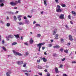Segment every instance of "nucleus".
Listing matches in <instances>:
<instances>
[{
  "instance_id": "obj_1",
  "label": "nucleus",
  "mask_w": 76,
  "mask_h": 76,
  "mask_svg": "<svg viewBox=\"0 0 76 76\" xmlns=\"http://www.w3.org/2000/svg\"><path fill=\"white\" fill-rule=\"evenodd\" d=\"M45 44V42H43L42 43H39L37 45V46L38 47H39L38 51H40V50L41 49V47L42 45H44Z\"/></svg>"
},
{
  "instance_id": "obj_2",
  "label": "nucleus",
  "mask_w": 76,
  "mask_h": 76,
  "mask_svg": "<svg viewBox=\"0 0 76 76\" xmlns=\"http://www.w3.org/2000/svg\"><path fill=\"white\" fill-rule=\"evenodd\" d=\"M57 8L56 9V12H59L60 13L61 12L62 10L60 9V5H57Z\"/></svg>"
},
{
  "instance_id": "obj_3",
  "label": "nucleus",
  "mask_w": 76,
  "mask_h": 76,
  "mask_svg": "<svg viewBox=\"0 0 76 76\" xmlns=\"http://www.w3.org/2000/svg\"><path fill=\"white\" fill-rule=\"evenodd\" d=\"M12 51L13 53L15 54V55H18V56H22V54L16 52L15 51V50H13Z\"/></svg>"
},
{
  "instance_id": "obj_4",
  "label": "nucleus",
  "mask_w": 76,
  "mask_h": 76,
  "mask_svg": "<svg viewBox=\"0 0 76 76\" xmlns=\"http://www.w3.org/2000/svg\"><path fill=\"white\" fill-rule=\"evenodd\" d=\"M64 14H61V15H60L59 17V19H64Z\"/></svg>"
},
{
  "instance_id": "obj_5",
  "label": "nucleus",
  "mask_w": 76,
  "mask_h": 76,
  "mask_svg": "<svg viewBox=\"0 0 76 76\" xmlns=\"http://www.w3.org/2000/svg\"><path fill=\"white\" fill-rule=\"evenodd\" d=\"M69 37V39L70 41H72L73 40V39L72 38V36L71 35H69L68 36Z\"/></svg>"
},
{
  "instance_id": "obj_6",
  "label": "nucleus",
  "mask_w": 76,
  "mask_h": 76,
  "mask_svg": "<svg viewBox=\"0 0 76 76\" xmlns=\"http://www.w3.org/2000/svg\"><path fill=\"white\" fill-rule=\"evenodd\" d=\"M10 4H11L12 6H16V3L12 2L10 3Z\"/></svg>"
},
{
  "instance_id": "obj_7",
  "label": "nucleus",
  "mask_w": 76,
  "mask_h": 76,
  "mask_svg": "<svg viewBox=\"0 0 76 76\" xmlns=\"http://www.w3.org/2000/svg\"><path fill=\"white\" fill-rule=\"evenodd\" d=\"M25 21L26 22V24H27V25H28L29 24L30 22L29 21V20H25Z\"/></svg>"
},
{
  "instance_id": "obj_8",
  "label": "nucleus",
  "mask_w": 76,
  "mask_h": 76,
  "mask_svg": "<svg viewBox=\"0 0 76 76\" xmlns=\"http://www.w3.org/2000/svg\"><path fill=\"white\" fill-rule=\"evenodd\" d=\"M41 59L42 60H43V61L44 62H46L47 61V59H45V58H41Z\"/></svg>"
},
{
  "instance_id": "obj_9",
  "label": "nucleus",
  "mask_w": 76,
  "mask_h": 76,
  "mask_svg": "<svg viewBox=\"0 0 76 76\" xmlns=\"http://www.w3.org/2000/svg\"><path fill=\"white\" fill-rule=\"evenodd\" d=\"M56 32H57V29H55L53 31V35H56Z\"/></svg>"
},
{
  "instance_id": "obj_10",
  "label": "nucleus",
  "mask_w": 76,
  "mask_h": 76,
  "mask_svg": "<svg viewBox=\"0 0 76 76\" xmlns=\"http://www.w3.org/2000/svg\"><path fill=\"white\" fill-rule=\"evenodd\" d=\"M53 48H60V46L58 45H57L56 46H53Z\"/></svg>"
},
{
  "instance_id": "obj_11",
  "label": "nucleus",
  "mask_w": 76,
  "mask_h": 76,
  "mask_svg": "<svg viewBox=\"0 0 76 76\" xmlns=\"http://www.w3.org/2000/svg\"><path fill=\"white\" fill-rule=\"evenodd\" d=\"M29 42L30 44H32V43H33L34 41L32 40V38H31Z\"/></svg>"
},
{
  "instance_id": "obj_12",
  "label": "nucleus",
  "mask_w": 76,
  "mask_h": 76,
  "mask_svg": "<svg viewBox=\"0 0 76 76\" xmlns=\"http://www.w3.org/2000/svg\"><path fill=\"white\" fill-rule=\"evenodd\" d=\"M55 72L56 73H59V72L58 70V69L57 67L55 68Z\"/></svg>"
},
{
  "instance_id": "obj_13",
  "label": "nucleus",
  "mask_w": 76,
  "mask_h": 76,
  "mask_svg": "<svg viewBox=\"0 0 76 76\" xmlns=\"http://www.w3.org/2000/svg\"><path fill=\"white\" fill-rule=\"evenodd\" d=\"M71 12L72 13V14H73L74 16H76V13L74 11H72Z\"/></svg>"
},
{
  "instance_id": "obj_14",
  "label": "nucleus",
  "mask_w": 76,
  "mask_h": 76,
  "mask_svg": "<svg viewBox=\"0 0 76 76\" xmlns=\"http://www.w3.org/2000/svg\"><path fill=\"white\" fill-rule=\"evenodd\" d=\"M44 1V3L45 6H47V2H46V1L47 0H43Z\"/></svg>"
},
{
  "instance_id": "obj_15",
  "label": "nucleus",
  "mask_w": 76,
  "mask_h": 76,
  "mask_svg": "<svg viewBox=\"0 0 76 76\" xmlns=\"http://www.w3.org/2000/svg\"><path fill=\"white\" fill-rule=\"evenodd\" d=\"M14 35L15 37H16V38H19V34H17L16 35L15 34Z\"/></svg>"
},
{
  "instance_id": "obj_16",
  "label": "nucleus",
  "mask_w": 76,
  "mask_h": 76,
  "mask_svg": "<svg viewBox=\"0 0 76 76\" xmlns=\"http://www.w3.org/2000/svg\"><path fill=\"white\" fill-rule=\"evenodd\" d=\"M9 14H11V15H15V13L13 12H8Z\"/></svg>"
},
{
  "instance_id": "obj_17",
  "label": "nucleus",
  "mask_w": 76,
  "mask_h": 76,
  "mask_svg": "<svg viewBox=\"0 0 76 76\" xmlns=\"http://www.w3.org/2000/svg\"><path fill=\"white\" fill-rule=\"evenodd\" d=\"M13 18L15 20V21H16V20H17V18H16V16L15 15L14 16Z\"/></svg>"
},
{
  "instance_id": "obj_18",
  "label": "nucleus",
  "mask_w": 76,
  "mask_h": 76,
  "mask_svg": "<svg viewBox=\"0 0 76 76\" xmlns=\"http://www.w3.org/2000/svg\"><path fill=\"white\" fill-rule=\"evenodd\" d=\"M69 50L67 49H66V50H64V52L65 53H66V54H67L68 53V52Z\"/></svg>"
},
{
  "instance_id": "obj_19",
  "label": "nucleus",
  "mask_w": 76,
  "mask_h": 76,
  "mask_svg": "<svg viewBox=\"0 0 76 76\" xmlns=\"http://www.w3.org/2000/svg\"><path fill=\"white\" fill-rule=\"evenodd\" d=\"M8 37L9 38H13V36L12 35H10Z\"/></svg>"
},
{
  "instance_id": "obj_20",
  "label": "nucleus",
  "mask_w": 76,
  "mask_h": 76,
  "mask_svg": "<svg viewBox=\"0 0 76 76\" xmlns=\"http://www.w3.org/2000/svg\"><path fill=\"white\" fill-rule=\"evenodd\" d=\"M5 1L4 0H0V3H4Z\"/></svg>"
},
{
  "instance_id": "obj_21",
  "label": "nucleus",
  "mask_w": 76,
  "mask_h": 76,
  "mask_svg": "<svg viewBox=\"0 0 76 76\" xmlns=\"http://www.w3.org/2000/svg\"><path fill=\"white\" fill-rule=\"evenodd\" d=\"M61 6H62V7H66V4H61Z\"/></svg>"
},
{
  "instance_id": "obj_22",
  "label": "nucleus",
  "mask_w": 76,
  "mask_h": 76,
  "mask_svg": "<svg viewBox=\"0 0 76 76\" xmlns=\"http://www.w3.org/2000/svg\"><path fill=\"white\" fill-rule=\"evenodd\" d=\"M64 49L63 48H61L59 50L60 51H61V53H62V52L63 51Z\"/></svg>"
},
{
  "instance_id": "obj_23",
  "label": "nucleus",
  "mask_w": 76,
  "mask_h": 76,
  "mask_svg": "<svg viewBox=\"0 0 76 76\" xmlns=\"http://www.w3.org/2000/svg\"><path fill=\"white\" fill-rule=\"evenodd\" d=\"M25 75H26L27 76H30V74H29L28 73H25Z\"/></svg>"
},
{
  "instance_id": "obj_24",
  "label": "nucleus",
  "mask_w": 76,
  "mask_h": 76,
  "mask_svg": "<svg viewBox=\"0 0 76 76\" xmlns=\"http://www.w3.org/2000/svg\"><path fill=\"white\" fill-rule=\"evenodd\" d=\"M38 69H42V67L41 66H39V65H38Z\"/></svg>"
},
{
  "instance_id": "obj_25",
  "label": "nucleus",
  "mask_w": 76,
  "mask_h": 76,
  "mask_svg": "<svg viewBox=\"0 0 76 76\" xmlns=\"http://www.w3.org/2000/svg\"><path fill=\"white\" fill-rule=\"evenodd\" d=\"M10 24L9 23H7V26L8 27H9V26H10Z\"/></svg>"
},
{
  "instance_id": "obj_26",
  "label": "nucleus",
  "mask_w": 76,
  "mask_h": 76,
  "mask_svg": "<svg viewBox=\"0 0 76 76\" xmlns=\"http://www.w3.org/2000/svg\"><path fill=\"white\" fill-rule=\"evenodd\" d=\"M26 64H27L26 63H24L23 64V67H26Z\"/></svg>"
},
{
  "instance_id": "obj_27",
  "label": "nucleus",
  "mask_w": 76,
  "mask_h": 76,
  "mask_svg": "<svg viewBox=\"0 0 76 76\" xmlns=\"http://www.w3.org/2000/svg\"><path fill=\"white\" fill-rule=\"evenodd\" d=\"M40 25L38 24H36L35 25V27H37L38 26H40Z\"/></svg>"
},
{
  "instance_id": "obj_28",
  "label": "nucleus",
  "mask_w": 76,
  "mask_h": 76,
  "mask_svg": "<svg viewBox=\"0 0 76 76\" xmlns=\"http://www.w3.org/2000/svg\"><path fill=\"white\" fill-rule=\"evenodd\" d=\"M4 6V3H0V7H3Z\"/></svg>"
},
{
  "instance_id": "obj_29",
  "label": "nucleus",
  "mask_w": 76,
  "mask_h": 76,
  "mask_svg": "<svg viewBox=\"0 0 76 76\" xmlns=\"http://www.w3.org/2000/svg\"><path fill=\"white\" fill-rule=\"evenodd\" d=\"M17 64L18 65H20V61H18L17 62Z\"/></svg>"
},
{
  "instance_id": "obj_30",
  "label": "nucleus",
  "mask_w": 76,
  "mask_h": 76,
  "mask_svg": "<svg viewBox=\"0 0 76 76\" xmlns=\"http://www.w3.org/2000/svg\"><path fill=\"white\" fill-rule=\"evenodd\" d=\"M55 38L56 39H58V34H56V35Z\"/></svg>"
},
{
  "instance_id": "obj_31",
  "label": "nucleus",
  "mask_w": 76,
  "mask_h": 76,
  "mask_svg": "<svg viewBox=\"0 0 76 76\" xmlns=\"http://www.w3.org/2000/svg\"><path fill=\"white\" fill-rule=\"evenodd\" d=\"M16 44H17V43L16 42H15L12 44V45H16Z\"/></svg>"
},
{
  "instance_id": "obj_32",
  "label": "nucleus",
  "mask_w": 76,
  "mask_h": 76,
  "mask_svg": "<svg viewBox=\"0 0 76 76\" xmlns=\"http://www.w3.org/2000/svg\"><path fill=\"white\" fill-rule=\"evenodd\" d=\"M2 48L3 49V50H4V51H6V48H5L4 47H2Z\"/></svg>"
},
{
  "instance_id": "obj_33",
  "label": "nucleus",
  "mask_w": 76,
  "mask_h": 76,
  "mask_svg": "<svg viewBox=\"0 0 76 76\" xmlns=\"http://www.w3.org/2000/svg\"><path fill=\"white\" fill-rule=\"evenodd\" d=\"M53 56L54 57H57V54H56V53H54L53 54Z\"/></svg>"
},
{
  "instance_id": "obj_34",
  "label": "nucleus",
  "mask_w": 76,
  "mask_h": 76,
  "mask_svg": "<svg viewBox=\"0 0 76 76\" xmlns=\"http://www.w3.org/2000/svg\"><path fill=\"white\" fill-rule=\"evenodd\" d=\"M22 15H18V18H22Z\"/></svg>"
},
{
  "instance_id": "obj_35",
  "label": "nucleus",
  "mask_w": 76,
  "mask_h": 76,
  "mask_svg": "<svg viewBox=\"0 0 76 76\" xmlns=\"http://www.w3.org/2000/svg\"><path fill=\"white\" fill-rule=\"evenodd\" d=\"M38 74L40 76H42V73L39 72L38 73Z\"/></svg>"
},
{
  "instance_id": "obj_36",
  "label": "nucleus",
  "mask_w": 76,
  "mask_h": 76,
  "mask_svg": "<svg viewBox=\"0 0 76 76\" xmlns=\"http://www.w3.org/2000/svg\"><path fill=\"white\" fill-rule=\"evenodd\" d=\"M6 38L7 41H9V36L8 37H6Z\"/></svg>"
},
{
  "instance_id": "obj_37",
  "label": "nucleus",
  "mask_w": 76,
  "mask_h": 76,
  "mask_svg": "<svg viewBox=\"0 0 76 76\" xmlns=\"http://www.w3.org/2000/svg\"><path fill=\"white\" fill-rule=\"evenodd\" d=\"M40 61H41V60H40V59L37 60V63H40Z\"/></svg>"
},
{
  "instance_id": "obj_38",
  "label": "nucleus",
  "mask_w": 76,
  "mask_h": 76,
  "mask_svg": "<svg viewBox=\"0 0 76 76\" xmlns=\"http://www.w3.org/2000/svg\"><path fill=\"white\" fill-rule=\"evenodd\" d=\"M61 41L62 42H64V39H61Z\"/></svg>"
},
{
  "instance_id": "obj_39",
  "label": "nucleus",
  "mask_w": 76,
  "mask_h": 76,
  "mask_svg": "<svg viewBox=\"0 0 76 76\" xmlns=\"http://www.w3.org/2000/svg\"><path fill=\"white\" fill-rule=\"evenodd\" d=\"M65 27L67 29H69V28L68 27V26L67 25L65 26Z\"/></svg>"
},
{
  "instance_id": "obj_40",
  "label": "nucleus",
  "mask_w": 76,
  "mask_h": 76,
  "mask_svg": "<svg viewBox=\"0 0 76 76\" xmlns=\"http://www.w3.org/2000/svg\"><path fill=\"white\" fill-rule=\"evenodd\" d=\"M6 74L7 76H10V74H9L8 72H7Z\"/></svg>"
},
{
  "instance_id": "obj_41",
  "label": "nucleus",
  "mask_w": 76,
  "mask_h": 76,
  "mask_svg": "<svg viewBox=\"0 0 76 76\" xmlns=\"http://www.w3.org/2000/svg\"><path fill=\"white\" fill-rule=\"evenodd\" d=\"M52 46V45L51 44H49L48 45V47H51Z\"/></svg>"
},
{
  "instance_id": "obj_42",
  "label": "nucleus",
  "mask_w": 76,
  "mask_h": 76,
  "mask_svg": "<svg viewBox=\"0 0 76 76\" xmlns=\"http://www.w3.org/2000/svg\"><path fill=\"white\" fill-rule=\"evenodd\" d=\"M18 29H19V31H21V30H22V28H20V27H18Z\"/></svg>"
},
{
  "instance_id": "obj_43",
  "label": "nucleus",
  "mask_w": 76,
  "mask_h": 76,
  "mask_svg": "<svg viewBox=\"0 0 76 76\" xmlns=\"http://www.w3.org/2000/svg\"><path fill=\"white\" fill-rule=\"evenodd\" d=\"M65 60H66V58H64L62 59L61 61H64Z\"/></svg>"
},
{
  "instance_id": "obj_44",
  "label": "nucleus",
  "mask_w": 76,
  "mask_h": 76,
  "mask_svg": "<svg viewBox=\"0 0 76 76\" xmlns=\"http://www.w3.org/2000/svg\"><path fill=\"white\" fill-rule=\"evenodd\" d=\"M18 24L19 25H23V23H22V22H20L18 23Z\"/></svg>"
},
{
  "instance_id": "obj_45",
  "label": "nucleus",
  "mask_w": 76,
  "mask_h": 76,
  "mask_svg": "<svg viewBox=\"0 0 76 76\" xmlns=\"http://www.w3.org/2000/svg\"><path fill=\"white\" fill-rule=\"evenodd\" d=\"M29 54V53H28V52H26V56H28Z\"/></svg>"
},
{
  "instance_id": "obj_46",
  "label": "nucleus",
  "mask_w": 76,
  "mask_h": 76,
  "mask_svg": "<svg viewBox=\"0 0 76 76\" xmlns=\"http://www.w3.org/2000/svg\"><path fill=\"white\" fill-rule=\"evenodd\" d=\"M46 68H48V67H49V65H46Z\"/></svg>"
},
{
  "instance_id": "obj_47",
  "label": "nucleus",
  "mask_w": 76,
  "mask_h": 76,
  "mask_svg": "<svg viewBox=\"0 0 76 76\" xmlns=\"http://www.w3.org/2000/svg\"><path fill=\"white\" fill-rule=\"evenodd\" d=\"M72 63H76V62L75 61H73L72 62Z\"/></svg>"
},
{
  "instance_id": "obj_48",
  "label": "nucleus",
  "mask_w": 76,
  "mask_h": 76,
  "mask_svg": "<svg viewBox=\"0 0 76 76\" xmlns=\"http://www.w3.org/2000/svg\"><path fill=\"white\" fill-rule=\"evenodd\" d=\"M37 36L38 37H41V34H37Z\"/></svg>"
},
{
  "instance_id": "obj_49",
  "label": "nucleus",
  "mask_w": 76,
  "mask_h": 76,
  "mask_svg": "<svg viewBox=\"0 0 76 76\" xmlns=\"http://www.w3.org/2000/svg\"><path fill=\"white\" fill-rule=\"evenodd\" d=\"M24 44H25V45H28V44L27 42H25L24 43Z\"/></svg>"
},
{
  "instance_id": "obj_50",
  "label": "nucleus",
  "mask_w": 76,
  "mask_h": 76,
  "mask_svg": "<svg viewBox=\"0 0 76 76\" xmlns=\"http://www.w3.org/2000/svg\"><path fill=\"white\" fill-rule=\"evenodd\" d=\"M21 40H23V36L21 37Z\"/></svg>"
},
{
  "instance_id": "obj_51",
  "label": "nucleus",
  "mask_w": 76,
  "mask_h": 76,
  "mask_svg": "<svg viewBox=\"0 0 76 76\" xmlns=\"http://www.w3.org/2000/svg\"><path fill=\"white\" fill-rule=\"evenodd\" d=\"M68 18H69V19H71V17L70 15H69L68 17Z\"/></svg>"
},
{
  "instance_id": "obj_52",
  "label": "nucleus",
  "mask_w": 76,
  "mask_h": 76,
  "mask_svg": "<svg viewBox=\"0 0 76 76\" xmlns=\"http://www.w3.org/2000/svg\"><path fill=\"white\" fill-rule=\"evenodd\" d=\"M70 45V42L68 43L67 44V45L69 46V45Z\"/></svg>"
},
{
  "instance_id": "obj_53",
  "label": "nucleus",
  "mask_w": 76,
  "mask_h": 76,
  "mask_svg": "<svg viewBox=\"0 0 76 76\" xmlns=\"http://www.w3.org/2000/svg\"><path fill=\"white\" fill-rule=\"evenodd\" d=\"M27 17H28V18H31L32 17V16H30V15H28L27 16Z\"/></svg>"
},
{
  "instance_id": "obj_54",
  "label": "nucleus",
  "mask_w": 76,
  "mask_h": 76,
  "mask_svg": "<svg viewBox=\"0 0 76 76\" xmlns=\"http://www.w3.org/2000/svg\"><path fill=\"white\" fill-rule=\"evenodd\" d=\"M63 67V65L61 64L60 65V66L59 67H60V68H62V67Z\"/></svg>"
},
{
  "instance_id": "obj_55",
  "label": "nucleus",
  "mask_w": 76,
  "mask_h": 76,
  "mask_svg": "<svg viewBox=\"0 0 76 76\" xmlns=\"http://www.w3.org/2000/svg\"><path fill=\"white\" fill-rule=\"evenodd\" d=\"M47 76H50V73H47Z\"/></svg>"
},
{
  "instance_id": "obj_56",
  "label": "nucleus",
  "mask_w": 76,
  "mask_h": 76,
  "mask_svg": "<svg viewBox=\"0 0 76 76\" xmlns=\"http://www.w3.org/2000/svg\"><path fill=\"white\" fill-rule=\"evenodd\" d=\"M23 61H21L20 65H21V64H23Z\"/></svg>"
},
{
  "instance_id": "obj_57",
  "label": "nucleus",
  "mask_w": 76,
  "mask_h": 76,
  "mask_svg": "<svg viewBox=\"0 0 76 76\" xmlns=\"http://www.w3.org/2000/svg\"><path fill=\"white\" fill-rule=\"evenodd\" d=\"M21 0H18V3H20V1Z\"/></svg>"
},
{
  "instance_id": "obj_58",
  "label": "nucleus",
  "mask_w": 76,
  "mask_h": 76,
  "mask_svg": "<svg viewBox=\"0 0 76 76\" xmlns=\"http://www.w3.org/2000/svg\"><path fill=\"white\" fill-rule=\"evenodd\" d=\"M7 73H9V74H10L11 73V72L10 71H9L8 72H7Z\"/></svg>"
},
{
  "instance_id": "obj_59",
  "label": "nucleus",
  "mask_w": 76,
  "mask_h": 76,
  "mask_svg": "<svg viewBox=\"0 0 76 76\" xmlns=\"http://www.w3.org/2000/svg\"><path fill=\"white\" fill-rule=\"evenodd\" d=\"M63 76H67V75L66 74H64L63 75Z\"/></svg>"
},
{
  "instance_id": "obj_60",
  "label": "nucleus",
  "mask_w": 76,
  "mask_h": 76,
  "mask_svg": "<svg viewBox=\"0 0 76 76\" xmlns=\"http://www.w3.org/2000/svg\"><path fill=\"white\" fill-rule=\"evenodd\" d=\"M45 49V47H42V50H44Z\"/></svg>"
},
{
  "instance_id": "obj_61",
  "label": "nucleus",
  "mask_w": 76,
  "mask_h": 76,
  "mask_svg": "<svg viewBox=\"0 0 76 76\" xmlns=\"http://www.w3.org/2000/svg\"><path fill=\"white\" fill-rule=\"evenodd\" d=\"M56 3H58V0H55Z\"/></svg>"
},
{
  "instance_id": "obj_62",
  "label": "nucleus",
  "mask_w": 76,
  "mask_h": 76,
  "mask_svg": "<svg viewBox=\"0 0 76 76\" xmlns=\"http://www.w3.org/2000/svg\"><path fill=\"white\" fill-rule=\"evenodd\" d=\"M4 43V40H2V44H3Z\"/></svg>"
},
{
  "instance_id": "obj_63",
  "label": "nucleus",
  "mask_w": 76,
  "mask_h": 76,
  "mask_svg": "<svg viewBox=\"0 0 76 76\" xmlns=\"http://www.w3.org/2000/svg\"><path fill=\"white\" fill-rule=\"evenodd\" d=\"M18 19L19 21H20V20H21V18H18Z\"/></svg>"
},
{
  "instance_id": "obj_64",
  "label": "nucleus",
  "mask_w": 76,
  "mask_h": 76,
  "mask_svg": "<svg viewBox=\"0 0 76 76\" xmlns=\"http://www.w3.org/2000/svg\"><path fill=\"white\" fill-rule=\"evenodd\" d=\"M23 18L24 19H26V16L24 17Z\"/></svg>"
}]
</instances>
